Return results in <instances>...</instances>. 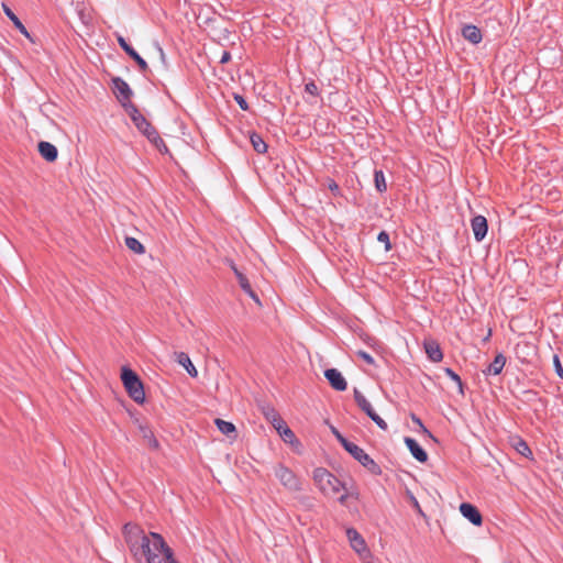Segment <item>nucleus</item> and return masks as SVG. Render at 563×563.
I'll return each mask as SVG.
<instances>
[{
    "label": "nucleus",
    "instance_id": "13",
    "mask_svg": "<svg viewBox=\"0 0 563 563\" xmlns=\"http://www.w3.org/2000/svg\"><path fill=\"white\" fill-rule=\"evenodd\" d=\"M460 511L470 522L474 526H481L483 522V518L478 509L468 503H462L460 505Z\"/></svg>",
    "mask_w": 563,
    "mask_h": 563
},
{
    "label": "nucleus",
    "instance_id": "32",
    "mask_svg": "<svg viewBox=\"0 0 563 563\" xmlns=\"http://www.w3.org/2000/svg\"><path fill=\"white\" fill-rule=\"evenodd\" d=\"M445 374L448 377H450L454 383H456V385L459 386L460 389H462V379L461 377L451 368L446 367L444 369Z\"/></svg>",
    "mask_w": 563,
    "mask_h": 563
},
{
    "label": "nucleus",
    "instance_id": "42",
    "mask_svg": "<svg viewBox=\"0 0 563 563\" xmlns=\"http://www.w3.org/2000/svg\"><path fill=\"white\" fill-rule=\"evenodd\" d=\"M412 500H413V506H415L419 511H421L420 506H419V504H418L417 499H416L415 497H412Z\"/></svg>",
    "mask_w": 563,
    "mask_h": 563
},
{
    "label": "nucleus",
    "instance_id": "41",
    "mask_svg": "<svg viewBox=\"0 0 563 563\" xmlns=\"http://www.w3.org/2000/svg\"><path fill=\"white\" fill-rule=\"evenodd\" d=\"M346 499H347V494H343L339 497V501L340 504L344 505L346 503Z\"/></svg>",
    "mask_w": 563,
    "mask_h": 563
},
{
    "label": "nucleus",
    "instance_id": "36",
    "mask_svg": "<svg viewBox=\"0 0 563 563\" xmlns=\"http://www.w3.org/2000/svg\"><path fill=\"white\" fill-rule=\"evenodd\" d=\"M234 100L236 101V103L239 104V107L242 110H244V111L249 110V104H247L246 100L243 98V96L236 93V95H234Z\"/></svg>",
    "mask_w": 563,
    "mask_h": 563
},
{
    "label": "nucleus",
    "instance_id": "9",
    "mask_svg": "<svg viewBox=\"0 0 563 563\" xmlns=\"http://www.w3.org/2000/svg\"><path fill=\"white\" fill-rule=\"evenodd\" d=\"M113 89L117 99L121 102V104L125 108V104L132 103L130 101L132 96V90L129 85L121 78L113 79Z\"/></svg>",
    "mask_w": 563,
    "mask_h": 563
},
{
    "label": "nucleus",
    "instance_id": "8",
    "mask_svg": "<svg viewBox=\"0 0 563 563\" xmlns=\"http://www.w3.org/2000/svg\"><path fill=\"white\" fill-rule=\"evenodd\" d=\"M125 110L129 113L134 125L143 135L147 136L151 131L155 130V128L139 111L134 103L125 104Z\"/></svg>",
    "mask_w": 563,
    "mask_h": 563
},
{
    "label": "nucleus",
    "instance_id": "38",
    "mask_svg": "<svg viewBox=\"0 0 563 563\" xmlns=\"http://www.w3.org/2000/svg\"><path fill=\"white\" fill-rule=\"evenodd\" d=\"M230 59H231V54H230L228 51H224V52L222 53L221 58H220V63H221V64H225V63H228Z\"/></svg>",
    "mask_w": 563,
    "mask_h": 563
},
{
    "label": "nucleus",
    "instance_id": "20",
    "mask_svg": "<svg viewBox=\"0 0 563 563\" xmlns=\"http://www.w3.org/2000/svg\"><path fill=\"white\" fill-rule=\"evenodd\" d=\"M505 364H506V357L504 354L499 353L495 356L494 361L483 372L486 375H498L501 373Z\"/></svg>",
    "mask_w": 563,
    "mask_h": 563
},
{
    "label": "nucleus",
    "instance_id": "12",
    "mask_svg": "<svg viewBox=\"0 0 563 563\" xmlns=\"http://www.w3.org/2000/svg\"><path fill=\"white\" fill-rule=\"evenodd\" d=\"M471 227L474 233V238L477 242L484 240L487 234L488 224L487 220L483 216H475L471 221Z\"/></svg>",
    "mask_w": 563,
    "mask_h": 563
},
{
    "label": "nucleus",
    "instance_id": "31",
    "mask_svg": "<svg viewBox=\"0 0 563 563\" xmlns=\"http://www.w3.org/2000/svg\"><path fill=\"white\" fill-rule=\"evenodd\" d=\"M378 242L383 243L385 245V250L389 251L391 249L390 241H389V234L386 231H382L377 235Z\"/></svg>",
    "mask_w": 563,
    "mask_h": 563
},
{
    "label": "nucleus",
    "instance_id": "16",
    "mask_svg": "<svg viewBox=\"0 0 563 563\" xmlns=\"http://www.w3.org/2000/svg\"><path fill=\"white\" fill-rule=\"evenodd\" d=\"M405 443L412 454V456L420 463H424L428 460L427 452L420 446V444L412 438H405Z\"/></svg>",
    "mask_w": 563,
    "mask_h": 563
},
{
    "label": "nucleus",
    "instance_id": "3",
    "mask_svg": "<svg viewBox=\"0 0 563 563\" xmlns=\"http://www.w3.org/2000/svg\"><path fill=\"white\" fill-rule=\"evenodd\" d=\"M121 379L129 396L137 404L145 399L144 387L139 376L129 367H122Z\"/></svg>",
    "mask_w": 563,
    "mask_h": 563
},
{
    "label": "nucleus",
    "instance_id": "18",
    "mask_svg": "<svg viewBox=\"0 0 563 563\" xmlns=\"http://www.w3.org/2000/svg\"><path fill=\"white\" fill-rule=\"evenodd\" d=\"M463 37L472 44L481 43L483 36L481 30L473 24H467L462 29Z\"/></svg>",
    "mask_w": 563,
    "mask_h": 563
},
{
    "label": "nucleus",
    "instance_id": "39",
    "mask_svg": "<svg viewBox=\"0 0 563 563\" xmlns=\"http://www.w3.org/2000/svg\"><path fill=\"white\" fill-rule=\"evenodd\" d=\"M328 187H329V189H330L332 192H334V194H338V192H339V190H340V189H339L338 184H336L334 180H330V183H329V186H328Z\"/></svg>",
    "mask_w": 563,
    "mask_h": 563
},
{
    "label": "nucleus",
    "instance_id": "24",
    "mask_svg": "<svg viewBox=\"0 0 563 563\" xmlns=\"http://www.w3.org/2000/svg\"><path fill=\"white\" fill-rule=\"evenodd\" d=\"M147 140L155 145V147L163 154L168 152V147L166 146L164 140L159 136L158 132L155 130L151 131L146 136Z\"/></svg>",
    "mask_w": 563,
    "mask_h": 563
},
{
    "label": "nucleus",
    "instance_id": "37",
    "mask_svg": "<svg viewBox=\"0 0 563 563\" xmlns=\"http://www.w3.org/2000/svg\"><path fill=\"white\" fill-rule=\"evenodd\" d=\"M553 363H554V367H555V372H556V374H558L561 378H563V366H562V364H561L560 358H559V356H558V355H554V357H553Z\"/></svg>",
    "mask_w": 563,
    "mask_h": 563
},
{
    "label": "nucleus",
    "instance_id": "7",
    "mask_svg": "<svg viewBox=\"0 0 563 563\" xmlns=\"http://www.w3.org/2000/svg\"><path fill=\"white\" fill-rule=\"evenodd\" d=\"M354 400L357 406L377 424L378 428L382 430H387L388 426L386 421L375 412L371 402L358 389H354Z\"/></svg>",
    "mask_w": 563,
    "mask_h": 563
},
{
    "label": "nucleus",
    "instance_id": "5",
    "mask_svg": "<svg viewBox=\"0 0 563 563\" xmlns=\"http://www.w3.org/2000/svg\"><path fill=\"white\" fill-rule=\"evenodd\" d=\"M275 476L280 482V484L290 492H299L301 490L300 479L295 475V473L286 467L283 464H279L275 467Z\"/></svg>",
    "mask_w": 563,
    "mask_h": 563
},
{
    "label": "nucleus",
    "instance_id": "1",
    "mask_svg": "<svg viewBox=\"0 0 563 563\" xmlns=\"http://www.w3.org/2000/svg\"><path fill=\"white\" fill-rule=\"evenodd\" d=\"M123 536L136 561L144 559L146 563H173V550L159 533L146 534L140 526L126 523L123 527Z\"/></svg>",
    "mask_w": 563,
    "mask_h": 563
},
{
    "label": "nucleus",
    "instance_id": "43",
    "mask_svg": "<svg viewBox=\"0 0 563 563\" xmlns=\"http://www.w3.org/2000/svg\"><path fill=\"white\" fill-rule=\"evenodd\" d=\"M158 51H159L162 58H164V51L161 47H158Z\"/></svg>",
    "mask_w": 563,
    "mask_h": 563
},
{
    "label": "nucleus",
    "instance_id": "10",
    "mask_svg": "<svg viewBox=\"0 0 563 563\" xmlns=\"http://www.w3.org/2000/svg\"><path fill=\"white\" fill-rule=\"evenodd\" d=\"M117 41L120 47L137 64L141 71H146L148 69L147 63L139 55V53L125 41V38L121 35L117 36Z\"/></svg>",
    "mask_w": 563,
    "mask_h": 563
},
{
    "label": "nucleus",
    "instance_id": "6",
    "mask_svg": "<svg viewBox=\"0 0 563 563\" xmlns=\"http://www.w3.org/2000/svg\"><path fill=\"white\" fill-rule=\"evenodd\" d=\"M345 450L373 474L380 473V467L378 466V464L355 443L352 442Z\"/></svg>",
    "mask_w": 563,
    "mask_h": 563
},
{
    "label": "nucleus",
    "instance_id": "2",
    "mask_svg": "<svg viewBox=\"0 0 563 563\" xmlns=\"http://www.w3.org/2000/svg\"><path fill=\"white\" fill-rule=\"evenodd\" d=\"M313 481L325 496H334L344 488L342 482L323 467L313 471Z\"/></svg>",
    "mask_w": 563,
    "mask_h": 563
},
{
    "label": "nucleus",
    "instance_id": "27",
    "mask_svg": "<svg viewBox=\"0 0 563 563\" xmlns=\"http://www.w3.org/2000/svg\"><path fill=\"white\" fill-rule=\"evenodd\" d=\"M250 140L255 152L263 154L267 151V144L260 134L252 133Z\"/></svg>",
    "mask_w": 563,
    "mask_h": 563
},
{
    "label": "nucleus",
    "instance_id": "33",
    "mask_svg": "<svg viewBox=\"0 0 563 563\" xmlns=\"http://www.w3.org/2000/svg\"><path fill=\"white\" fill-rule=\"evenodd\" d=\"M305 91L313 97L319 96V88L314 81H309L305 85Z\"/></svg>",
    "mask_w": 563,
    "mask_h": 563
},
{
    "label": "nucleus",
    "instance_id": "29",
    "mask_svg": "<svg viewBox=\"0 0 563 563\" xmlns=\"http://www.w3.org/2000/svg\"><path fill=\"white\" fill-rule=\"evenodd\" d=\"M374 181L377 191L385 192L387 189L386 180L383 170H375Z\"/></svg>",
    "mask_w": 563,
    "mask_h": 563
},
{
    "label": "nucleus",
    "instance_id": "23",
    "mask_svg": "<svg viewBox=\"0 0 563 563\" xmlns=\"http://www.w3.org/2000/svg\"><path fill=\"white\" fill-rule=\"evenodd\" d=\"M2 9L4 14L12 21L14 26L24 35L29 36V33L23 25V23L20 21V19L13 13V11L5 4L2 3Z\"/></svg>",
    "mask_w": 563,
    "mask_h": 563
},
{
    "label": "nucleus",
    "instance_id": "11",
    "mask_svg": "<svg viewBox=\"0 0 563 563\" xmlns=\"http://www.w3.org/2000/svg\"><path fill=\"white\" fill-rule=\"evenodd\" d=\"M324 376L332 388L335 390L343 391L346 389L347 383L341 372H339L336 368L325 369Z\"/></svg>",
    "mask_w": 563,
    "mask_h": 563
},
{
    "label": "nucleus",
    "instance_id": "15",
    "mask_svg": "<svg viewBox=\"0 0 563 563\" xmlns=\"http://www.w3.org/2000/svg\"><path fill=\"white\" fill-rule=\"evenodd\" d=\"M37 150H38V153L41 154V156L45 161L52 163L57 159L58 151L54 144L46 142V141H41L37 144Z\"/></svg>",
    "mask_w": 563,
    "mask_h": 563
},
{
    "label": "nucleus",
    "instance_id": "40",
    "mask_svg": "<svg viewBox=\"0 0 563 563\" xmlns=\"http://www.w3.org/2000/svg\"><path fill=\"white\" fill-rule=\"evenodd\" d=\"M412 420L419 424V427L423 430V432L428 433L431 437V433L426 429V427L422 424L421 420L417 418L416 416H412Z\"/></svg>",
    "mask_w": 563,
    "mask_h": 563
},
{
    "label": "nucleus",
    "instance_id": "19",
    "mask_svg": "<svg viewBox=\"0 0 563 563\" xmlns=\"http://www.w3.org/2000/svg\"><path fill=\"white\" fill-rule=\"evenodd\" d=\"M284 442L289 444H299V441L297 440L294 431L287 426L285 421L279 422L278 426L274 428Z\"/></svg>",
    "mask_w": 563,
    "mask_h": 563
},
{
    "label": "nucleus",
    "instance_id": "35",
    "mask_svg": "<svg viewBox=\"0 0 563 563\" xmlns=\"http://www.w3.org/2000/svg\"><path fill=\"white\" fill-rule=\"evenodd\" d=\"M356 354H357L358 357H361L368 365H374L375 364V361H374L373 356L371 354H368L367 352L360 350V351L356 352Z\"/></svg>",
    "mask_w": 563,
    "mask_h": 563
},
{
    "label": "nucleus",
    "instance_id": "28",
    "mask_svg": "<svg viewBox=\"0 0 563 563\" xmlns=\"http://www.w3.org/2000/svg\"><path fill=\"white\" fill-rule=\"evenodd\" d=\"M125 245L129 250L136 254H143L145 252L143 244L135 238L126 236Z\"/></svg>",
    "mask_w": 563,
    "mask_h": 563
},
{
    "label": "nucleus",
    "instance_id": "21",
    "mask_svg": "<svg viewBox=\"0 0 563 563\" xmlns=\"http://www.w3.org/2000/svg\"><path fill=\"white\" fill-rule=\"evenodd\" d=\"M176 361L178 362L179 365H181L187 371V373L191 377H197L198 372H197L196 367L194 366V364L191 363V360L188 356V354H186L184 352L176 353Z\"/></svg>",
    "mask_w": 563,
    "mask_h": 563
},
{
    "label": "nucleus",
    "instance_id": "25",
    "mask_svg": "<svg viewBox=\"0 0 563 563\" xmlns=\"http://www.w3.org/2000/svg\"><path fill=\"white\" fill-rule=\"evenodd\" d=\"M214 423L217 426V428L219 429V431L225 435H231L233 434L234 438L236 437V429H235V426L232 423V422H229V421H225V420H222L220 418H217L214 420Z\"/></svg>",
    "mask_w": 563,
    "mask_h": 563
},
{
    "label": "nucleus",
    "instance_id": "4",
    "mask_svg": "<svg viewBox=\"0 0 563 563\" xmlns=\"http://www.w3.org/2000/svg\"><path fill=\"white\" fill-rule=\"evenodd\" d=\"M346 537L351 548L360 555L364 563H371L372 553L369 552L365 540L354 528L346 529Z\"/></svg>",
    "mask_w": 563,
    "mask_h": 563
},
{
    "label": "nucleus",
    "instance_id": "14",
    "mask_svg": "<svg viewBox=\"0 0 563 563\" xmlns=\"http://www.w3.org/2000/svg\"><path fill=\"white\" fill-rule=\"evenodd\" d=\"M232 271L234 272L236 278H238V282L240 284V287L258 305H261V301L257 297V295L254 292V290L252 289L251 287V284L249 283V279L246 278V276L241 272L239 271V268L235 266L234 263H231L230 264Z\"/></svg>",
    "mask_w": 563,
    "mask_h": 563
},
{
    "label": "nucleus",
    "instance_id": "30",
    "mask_svg": "<svg viewBox=\"0 0 563 563\" xmlns=\"http://www.w3.org/2000/svg\"><path fill=\"white\" fill-rule=\"evenodd\" d=\"M515 449H516V451L518 453H520L521 455H523L526 457L532 454V452H531L530 448L528 446V444L523 440H521V439H519L516 442Z\"/></svg>",
    "mask_w": 563,
    "mask_h": 563
},
{
    "label": "nucleus",
    "instance_id": "17",
    "mask_svg": "<svg viewBox=\"0 0 563 563\" xmlns=\"http://www.w3.org/2000/svg\"><path fill=\"white\" fill-rule=\"evenodd\" d=\"M423 345H424V351L430 361L435 362V363L442 361L443 353L441 351L440 345L435 341H433V340L426 341Z\"/></svg>",
    "mask_w": 563,
    "mask_h": 563
},
{
    "label": "nucleus",
    "instance_id": "34",
    "mask_svg": "<svg viewBox=\"0 0 563 563\" xmlns=\"http://www.w3.org/2000/svg\"><path fill=\"white\" fill-rule=\"evenodd\" d=\"M332 433L335 435L338 441L346 449L352 442L344 438L335 428L332 427Z\"/></svg>",
    "mask_w": 563,
    "mask_h": 563
},
{
    "label": "nucleus",
    "instance_id": "22",
    "mask_svg": "<svg viewBox=\"0 0 563 563\" xmlns=\"http://www.w3.org/2000/svg\"><path fill=\"white\" fill-rule=\"evenodd\" d=\"M140 433L151 449H153V450L158 449L159 443L148 427L140 426Z\"/></svg>",
    "mask_w": 563,
    "mask_h": 563
},
{
    "label": "nucleus",
    "instance_id": "26",
    "mask_svg": "<svg viewBox=\"0 0 563 563\" xmlns=\"http://www.w3.org/2000/svg\"><path fill=\"white\" fill-rule=\"evenodd\" d=\"M263 413L265 418L272 423V426L275 428L279 424V422H283L284 420L279 416V413L273 408V407H264Z\"/></svg>",
    "mask_w": 563,
    "mask_h": 563
}]
</instances>
